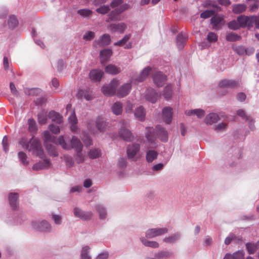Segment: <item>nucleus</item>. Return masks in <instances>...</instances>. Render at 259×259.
<instances>
[{"instance_id": "51", "label": "nucleus", "mask_w": 259, "mask_h": 259, "mask_svg": "<svg viewBox=\"0 0 259 259\" xmlns=\"http://www.w3.org/2000/svg\"><path fill=\"white\" fill-rule=\"evenodd\" d=\"M131 37V34H126L122 39L115 42L114 45L115 46H123L125 45L126 42L130 39Z\"/></svg>"}, {"instance_id": "16", "label": "nucleus", "mask_w": 259, "mask_h": 259, "mask_svg": "<svg viewBox=\"0 0 259 259\" xmlns=\"http://www.w3.org/2000/svg\"><path fill=\"white\" fill-rule=\"evenodd\" d=\"M240 82L234 80L223 79L219 83L221 88H236L239 85Z\"/></svg>"}, {"instance_id": "12", "label": "nucleus", "mask_w": 259, "mask_h": 259, "mask_svg": "<svg viewBox=\"0 0 259 259\" xmlns=\"http://www.w3.org/2000/svg\"><path fill=\"white\" fill-rule=\"evenodd\" d=\"M73 212L75 217L78 218L82 220H90L93 216L92 211H84L77 207L74 208Z\"/></svg>"}, {"instance_id": "62", "label": "nucleus", "mask_w": 259, "mask_h": 259, "mask_svg": "<svg viewBox=\"0 0 259 259\" xmlns=\"http://www.w3.org/2000/svg\"><path fill=\"white\" fill-rule=\"evenodd\" d=\"M214 13V12L212 10H206L200 14V17L202 18L206 19L213 15Z\"/></svg>"}, {"instance_id": "40", "label": "nucleus", "mask_w": 259, "mask_h": 259, "mask_svg": "<svg viewBox=\"0 0 259 259\" xmlns=\"http://www.w3.org/2000/svg\"><path fill=\"white\" fill-rule=\"evenodd\" d=\"M18 157L20 162L24 165H27L29 164V159L25 153L21 151L18 153Z\"/></svg>"}, {"instance_id": "46", "label": "nucleus", "mask_w": 259, "mask_h": 259, "mask_svg": "<svg viewBox=\"0 0 259 259\" xmlns=\"http://www.w3.org/2000/svg\"><path fill=\"white\" fill-rule=\"evenodd\" d=\"M74 155L75 160L78 163H83L84 161V155L82 153V150L75 151Z\"/></svg>"}, {"instance_id": "34", "label": "nucleus", "mask_w": 259, "mask_h": 259, "mask_svg": "<svg viewBox=\"0 0 259 259\" xmlns=\"http://www.w3.org/2000/svg\"><path fill=\"white\" fill-rule=\"evenodd\" d=\"M96 209L99 214V218L101 220H104L107 216V212L105 208L101 204L96 206Z\"/></svg>"}, {"instance_id": "2", "label": "nucleus", "mask_w": 259, "mask_h": 259, "mask_svg": "<svg viewBox=\"0 0 259 259\" xmlns=\"http://www.w3.org/2000/svg\"><path fill=\"white\" fill-rule=\"evenodd\" d=\"M156 135L163 142H166L167 140V132L160 125L156 127L155 131L153 127H147L145 134L147 139V142H145V147L147 148L154 149L157 147V145L155 142Z\"/></svg>"}, {"instance_id": "24", "label": "nucleus", "mask_w": 259, "mask_h": 259, "mask_svg": "<svg viewBox=\"0 0 259 259\" xmlns=\"http://www.w3.org/2000/svg\"><path fill=\"white\" fill-rule=\"evenodd\" d=\"M111 42L110 36L108 34H104L99 39L95 41V44H98L100 46H105L109 45Z\"/></svg>"}, {"instance_id": "32", "label": "nucleus", "mask_w": 259, "mask_h": 259, "mask_svg": "<svg viewBox=\"0 0 259 259\" xmlns=\"http://www.w3.org/2000/svg\"><path fill=\"white\" fill-rule=\"evenodd\" d=\"M105 72L107 73L115 75L120 72L119 68L113 64H109L107 65L105 68Z\"/></svg>"}, {"instance_id": "13", "label": "nucleus", "mask_w": 259, "mask_h": 259, "mask_svg": "<svg viewBox=\"0 0 259 259\" xmlns=\"http://www.w3.org/2000/svg\"><path fill=\"white\" fill-rule=\"evenodd\" d=\"M211 23L213 28L216 30H219L225 25L224 17L221 15H215L211 19Z\"/></svg>"}, {"instance_id": "39", "label": "nucleus", "mask_w": 259, "mask_h": 259, "mask_svg": "<svg viewBox=\"0 0 259 259\" xmlns=\"http://www.w3.org/2000/svg\"><path fill=\"white\" fill-rule=\"evenodd\" d=\"M90 250L89 246L85 245L82 247L80 254L81 259H91V256L89 254Z\"/></svg>"}, {"instance_id": "27", "label": "nucleus", "mask_w": 259, "mask_h": 259, "mask_svg": "<svg viewBox=\"0 0 259 259\" xmlns=\"http://www.w3.org/2000/svg\"><path fill=\"white\" fill-rule=\"evenodd\" d=\"M18 195L16 193H11L9 195L10 204L13 209H17L18 206Z\"/></svg>"}, {"instance_id": "19", "label": "nucleus", "mask_w": 259, "mask_h": 259, "mask_svg": "<svg viewBox=\"0 0 259 259\" xmlns=\"http://www.w3.org/2000/svg\"><path fill=\"white\" fill-rule=\"evenodd\" d=\"M172 108L166 107L162 110V118L164 122L167 124L171 122L172 119Z\"/></svg>"}, {"instance_id": "58", "label": "nucleus", "mask_w": 259, "mask_h": 259, "mask_svg": "<svg viewBox=\"0 0 259 259\" xmlns=\"http://www.w3.org/2000/svg\"><path fill=\"white\" fill-rule=\"evenodd\" d=\"M29 129L31 132H35L37 128L36 122L33 119H29L28 120Z\"/></svg>"}, {"instance_id": "28", "label": "nucleus", "mask_w": 259, "mask_h": 259, "mask_svg": "<svg viewBox=\"0 0 259 259\" xmlns=\"http://www.w3.org/2000/svg\"><path fill=\"white\" fill-rule=\"evenodd\" d=\"M111 110L115 115H120L123 111L122 104L120 102L114 103L111 107Z\"/></svg>"}, {"instance_id": "45", "label": "nucleus", "mask_w": 259, "mask_h": 259, "mask_svg": "<svg viewBox=\"0 0 259 259\" xmlns=\"http://www.w3.org/2000/svg\"><path fill=\"white\" fill-rule=\"evenodd\" d=\"M246 246L247 251L249 254L253 253L257 249H259L257 243L256 244L248 243L246 244Z\"/></svg>"}, {"instance_id": "1", "label": "nucleus", "mask_w": 259, "mask_h": 259, "mask_svg": "<svg viewBox=\"0 0 259 259\" xmlns=\"http://www.w3.org/2000/svg\"><path fill=\"white\" fill-rule=\"evenodd\" d=\"M19 143L24 149L28 151L32 155H36L43 160V162H39L33 165L32 167L33 170H38L50 167L51 163L50 159L45 156L41 144L38 139L32 137L28 141L25 139L22 138Z\"/></svg>"}, {"instance_id": "14", "label": "nucleus", "mask_w": 259, "mask_h": 259, "mask_svg": "<svg viewBox=\"0 0 259 259\" xmlns=\"http://www.w3.org/2000/svg\"><path fill=\"white\" fill-rule=\"evenodd\" d=\"M108 28L112 32H118L123 33L127 28V25L124 23L113 24L109 25Z\"/></svg>"}, {"instance_id": "43", "label": "nucleus", "mask_w": 259, "mask_h": 259, "mask_svg": "<svg viewBox=\"0 0 259 259\" xmlns=\"http://www.w3.org/2000/svg\"><path fill=\"white\" fill-rule=\"evenodd\" d=\"M96 126L99 132L103 131L105 128V123L101 117H98L96 121Z\"/></svg>"}, {"instance_id": "42", "label": "nucleus", "mask_w": 259, "mask_h": 259, "mask_svg": "<svg viewBox=\"0 0 259 259\" xmlns=\"http://www.w3.org/2000/svg\"><path fill=\"white\" fill-rule=\"evenodd\" d=\"M101 155V150L99 149H92L88 152V156L91 159H96Z\"/></svg>"}, {"instance_id": "10", "label": "nucleus", "mask_w": 259, "mask_h": 259, "mask_svg": "<svg viewBox=\"0 0 259 259\" xmlns=\"http://www.w3.org/2000/svg\"><path fill=\"white\" fill-rule=\"evenodd\" d=\"M69 111H70L71 114L68 117V121L70 123V130L72 132L76 133L78 130L77 126L76 125L77 119L74 111L72 109L71 105L68 104L66 106V112H68Z\"/></svg>"}, {"instance_id": "36", "label": "nucleus", "mask_w": 259, "mask_h": 259, "mask_svg": "<svg viewBox=\"0 0 259 259\" xmlns=\"http://www.w3.org/2000/svg\"><path fill=\"white\" fill-rule=\"evenodd\" d=\"M140 240L142 243L146 246L150 247L152 248H158L159 247V244L156 241H148L144 237H141Z\"/></svg>"}, {"instance_id": "47", "label": "nucleus", "mask_w": 259, "mask_h": 259, "mask_svg": "<svg viewBox=\"0 0 259 259\" xmlns=\"http://www.w3.org/2000/svg\"><path fill=\"white\" fill-rule=\"evenodd\" d=\"M46 149L51 156H57L58 153L55 148V147L52 144H47L46 145Z\"/></svg>"}, {"instance_id": "41", "label": "nucleus", "mask_w": 259, "mask_h": 259, "mask_svg": "<svg viewBox=\"0 0 259 259\" xmlns=\"http://www.w3.org/2000/svg\"><path fill=\"white\" fill-rule=\"evenodd\" d=\"M42 91L38 88H33V89H25V93L26 94L29 96H38L40 95Z\"/></svg>"}, {"instance_id": "11", "label": "nucleus", "mask_w": 259, "mask_h": 259, "mask_svg": "<svg viewBox=\"0 0 259 259\" xmlns=\"http://www.w3.org/2000/svg\"><path fill=\"white\" fill-rule=\"evenodd\" d=\"M168 232L166 228H155L148 229L145 232L147 238H152L163 235Z\"/></svg>"}, {"instance_id": "38", "label": "nucleus", "mask_w": 259, "mask_h": 259, "mask_svg": "<svg viewBox=\"0 0 259 259\" xmlns=\"http://www.w3.org/2000/svg\"><path fill=\"white\" fill-rule=\"evenodd\" d=\"M163 95L164 98L167 100L171 98L172 95V88L170 84H168L165 87Z\"/></svg>"}, {"instance_id": "21", "label": "nucleus", "mask_w": 259, "mask_h": 259, "mask_svg": "<svg viewBox=\"0 0 259 259\" xmlns=\"http://www.w3.org/2000/svg\"><path fill=\"white\" fill-rule=\"evenodd\" d=\"M103 71L100 69H93L90 71V77L92 81H99L103 75Z\"/></svg>"}, {"instance_id": "26", "label": "nucleus", "mask_w": 259, "mask_h": 259, "mask_svg": "<svg viewBox=\"0 0 259 259\" xmlns=\"http://www.w3.org/2000/svg\"><path fill=\"white\" fill-rule=\"evenodd\" d=\"M112 52L110 49H105L101 51L100 54L101 63L104 64L112 55Z\"/></svg>"}, {"instance_id": "37", "label": "nucleus", "mask_w": 259, "mask_h": 259, "mask_svg": "<svg viewBox=\"0 0 259 259\" xmlns=\"http://www.w3.org/2000/svg\"><path fill=\"white\" fill-rule=\"evenodd\" d=\"M158 156V153L153 150H149L146 153V160L148 162H152Z\"/></svg>"}, {"instance_id": "20", "label": "nucleus", "mask_w": 259, "mask_h": 259, "mask_svg": "<svg viewBox=\"0 0 259 259\" xmlns=\"http://www.w3.org/2000/svg\"><path fill=\"white\" fill-rule=\"evenodd\" d=\"M158 95L154 90L152 88H149L147 90L145 94L146 99L149 102L154 103L157 101Z\"/></svg>"}, {"instance_id": "6", "label": "nucleus", "mask_w": 259, "mask_h": 259, "mask_svg": "<svg viewBox=\"0 0 259 259\" xmlns=\"http://www.w3.org/2000/svg\"><path fill=\"white\" fill-rule=\"evenodd\" d=\"M121 125L119 131V135L121 138L126 141H131L133 136L132 133L127 129L129 126V123L127 121L122 120L120 122Z\"/></svg>"}, {"instance_id": "29", "label": "nucleus", "mask_w": 259, "mask_h": 259, "mask_svg": "<svg viewBox=\"0 0 259 259\" xmlns=\"http://www.w3.org/2000/svg\"><path fill=\"white\" fill-rule=\"evenodd\" d=\"M247 6L244 4H234L232 6V12L235 14H240L246 11Z\"/></svg>"}, {"instance_id": "55", "label": "nucleus", "mask_w": 259, "mask_h": 259, "mask_svg": "<svg viewBox=\"0 0 259 259\" xmlns=\"http://www.w3.org/2000/svg\"><path fill=\"white\" fill-rule=\"evenodd\" d=\"M255 16H247V21L246 22V27L248 28H251L254 25V21L255 19Z\"/></svg>"}, {"instance_id": "17", "label": "nucleus", "mask_w": 259, "mask_h": 259, "mask_svg": "<svg viewBox=\"0 0 259 259\" xmlns=\"http://www.w3.org/2000/svg\"><path fill=\"white\" fill-rule=\"evenodd\" d=\"M185 114L188 116H196L198 118H202L204 116L205 112L202 109H195L187 110L185 111Z\"/></svg>"}, {"instance_id": "3", "label": "nucleus", "mask_w": 259, "mask_h": 259, "mask_svg": "<svg viewBox=\"0 0 259 259\" xmlns=\"http://www.w3.org/2000/svg\"><path fill=\"white\" fill-rule=\"evenodd\" d=\"M58 144H59L62 148L65 150H70L72 148L75 149V151L82 150L83 146L79 140L75 136H73L71 140V144H67L63 136H60L58 138Z\"/></svg>"}, {"instance_id": "59", "label": "nucleus", "mask_w": 259, "mask_h": 259, "mask_svg": "<svg viewBox=\"0 0 259 259\" xmlns=\"http://www.w3.org/2000/svg\"><path fill=\"white\" fill-rule=\"evenodd\" d=\"M207 39L209 42H215L218 40V36L214 32H209L207 35Z\"/></svg>"}, {"instance_id": "48", "label": "nucleus", "mask_w": 259, "mask_h": 259, "mask_svg": "<svg viewBox=\"0 0 259 259\" xmlns=\"http://www.w3.org/2000/svg\"><path fill=\"white\" fill-rule=\"evenodd\" d=\"M241 37L234 32H230L226 36V39L229 41H236L240 39Z\"/></svg>"}, {"instance_id": "44", "label": "nucleus", "mask_w": 259, "mask_h": 259, "mask_svg": "<svg viewBox=\"0 0 259 259\" xmlns=\"http://www.w3.org/2000/svg\"><path fill=\"white\" fill-rule=\"evenodd\" d=\"M62 158L65 161L67 167H71L74 165V160L71 156L68 155H65L62 157Z\"/></svg>"}, {"instance_id": "7", "label": "nucleus", "mask_w": 259, "mask_h": 259, "mask_svg": "<svg viewBox=\"0 0 259 259\" xmlns=\"http://www.w3.org/2000/svg\"><path fill=\"white\" fill-rule=\"evenodd\" d=\"M129 8V6L127 4L122 5L119 8L115 9L110 13L106 20V22L111 21H119L121 20L119 14Z\"/></svg>"}, {"instance_id": "52", "label": "nucleus", "mask_w": 259, "mask_h": 259, "mask_svg": "<svg viewBox=\"0 0 259 259\" xmlns=\"http://www.w3.org/2000/svg\"><path fill=\"white\" fill-rule=\"evenodd\" d=\"M228 27L232 30H236L240 28L239 23L238 20H233L228 23Z\"/></svg>"}, {"instance_id": "30", "label": "nucleus", "mask_w": 259, "mask_h": 259, "mask_svg": "<svg viewBox=\"0 0 259 259\" xmlns=\"http://www.w3.org/2000/svg\"><path fill=\"white\" fill-rule=\"evenodd\" d=\"M42 136L44 138L45 145L47 144H50L49 142H52L53 143H58V139L55 140L54 136H52L49 132L45 131L42 133Z\"/></svg>"}, {"instance_id": "23", "label": "nucleus", "mask_w": 259, "mask_h": 259, "mask_svg": "<svg viewBox=\"0 0 259 259\" xmlns=\"http://www.w3.org/2000/svg\"><path fill=\"white\" fill-rule=\"evenodd\" d=\"M219 116L215 113H210L206 115L204 118V122L207 124H213L219 120Z\"/></svg>"}, {"instance_id": "61", "label": "nucleus", "mask_w": 259, "mask_h": 259, "mask_svg": "<svg viewBox=\"0 0 259 259\" xmlns=\"http://www.w3.org/2000/svg\"><path fill=\"white\" fill-rule=\"evenodd\" d=\"M227 126L226 123H220L215 127V130L218 132L224 131L227 128Z\"/></svg>"}, {"instance_id": "54", "label": "nucleus", "mask_w": 259, "mask_h": 259, "mask_svg": "<svg viewBox=\"0 0 259 259\" xmlns=\"http://www.w3.org/2000/svg\"><path fill=\"white\" fill-rule=\"evenodd\" d=\"M237 20L239 23L240 27H246L247 16L245 15H241L237 17Z\"/></svg>"}, {"instance_id": "5", "label": "nucleus", "mask_w": 259, "mask_h": 259, "mask_svg": "<svg viewBox=\"0 0 259 259\" xmlns=\"http://www.w3.org/2000/svg\"><path fill=\"white\" fill-rule=\"evenodd\" d=\"M32 228L36 230L44 232H51L52 229L51 225L47 221H35L31 223Z\"/></svg>"}, {"instance_id": "50", "label": "nucleus", "mask_w": 259, "mask_h": 259, "mask_svg": "<svg viewBox=\"0 0 259 259\" xmlns=\"http://www.w3.org/2000/svg\"><path fill=\"white\" fill-rule=\"evenodd\" d=\"M233 49L235 52L240 56L245 55L246 53V48L243 46L233 47Z\"/></svg>"}, {"instance_id": "57", "label": "nucleus", "mask_w": 259, "mask_h": 259, "mask_svg": "<svg viewBox=\"0 0 259 259\" xmlns=\"http://www.w3.org/2000/svg\"><path fill=\"white\" fill-rule=\"evenodd\" d=\"M110 10L109 6H103L96 9V12L99 14H105L107 13Z\"/></svg>"}, {"instance_id": "8", "label": "nucleus", "mask_w": 259, "mask_h": 259, "mask_svg": "<svg viewBox=\"0 0 259 259\" xmlns=\"http://www.w3.org/2000/svg\"><path fill=\"white\" fill-rule=\"evenodd\" d=\"M140 146L139 144L129 145L126 150L128 158L133 160L136 161L140 157Z\"/></svg>"}, {"instance_id": "56", "label": "nucleus", "mask_w": 259, "mask_h": 259, "mask_svg": "<svg viewBox=\"0 0 259 259\" xmlns=\"http://www.w3.org/2000/svg\"><path fill=\"white\" fill-rule=\"evenodd\" d=\"M77 13L83 17H86L90 16L92 11L89 9H80L77 11Z\"/></svg>"}, {"instance_id": "60", "label": "nucleus", "mask_w": 259, "mask_h": 259, "mask_svg": "<svg viewBox=\"0 0 259 259\" xmlns=\"http://www.w3.org/2000/svg\"><path fill=\"white\" fill-rule=\"evenodd\" d=\"M169 252L167 251H162L156 254L155 256L157 259H165L169 256Z\"/></svg>"}, {"instance_id": "25", "label": "nucleus", "mask_w": 259, "mask_h": 259, "mask_svg": "<svg viewBox=\"0 0 259 259\" xmlns=\"http://www.w3.org/2000/svg\"><path fill=\"white\" fill-rule=\"evenodd\" d=\"M237 114L242 119H245L246 121H248L250 128L251 130L253 129V126L252 125V123H253L254 121L251 117L246 115L245 111L242 109H239L237 110Z\"/></svg>"}, {"instance_id": "22", "label": "nucleus", "mask_w": 259, "mask_h": 259, "mask_svg": "<svg viewBox=\"0 0 259 259\" xmlns=\"http://www.w3.org/2000/svg\"><path fill=\"white\" fill-rule=\"evenodd\" d=\"M146 115V111L142 106H139L134 111L135 117L138 120L144 121Z\"/></svg>"}, {"instance_id": "49", "label": "nucleus", "mask_w": 259, "mask_h": 259, "mask_svg": "<svg viewBox=\"0 0 259 259\" xmlns=\"http://www.w3.org/2000/svg\"><path fill=\"white\" fill-rule=\"evenodd\" d=\"M51 218L56 225L59 226L62 224V217L61 215L56 214H52L51 215Z\"/></svg>"}, {"instance_id": "63", "label": "nucleus", "mask_w": 259, "mask_h": 259, "mask_svg": "<svg viewBox=\"0 0 259 259\" xmlns=\"http://www.w3.org/2000/svg\"><path fill=\"white\" fill-rule=\"evenodd\" d=\"M234 259H244V252L242 250H239L233 254Z\"/></svg>"}, {"instance_id": "4", "label": "nucleus", "mask_w": 259, "mask_h": 259, "mask_svg": "<svg viewBox=\"0 0 259 259\" xmlns=\"http://www.w3.org/2000/svg\"><path fill=\"white\" fill-rule=\"evenodd\" d=\"M120 84V81L116 79L112 80L110 82L104 85L102 88V92L106 96H112L116 94V88Z\"/></svg>"}, {"instance_id": "31", "label": "nucleus", "mask_w": 259, "mask_h": 259, "mask_svg": "<svg viewBox=\"0 0 259 259\" xmlns=\"http://www.w3.org/2000/svg\"><path fill=\"white\" fill-rule=\"evenodd\" d=\"M49 117L54 122L61 123L63 121L62 117L58 113L51 111L49 113Z\"/></svg>"}, {"instance_id": "18", "label": "nucleus", "mask_w": 259, "mask_h": 259, "mask_svg": "<svg viewBox=\"0 0 259 259\" xmlns=\"http://www.w3.org/2000/svg\"><path fill=\"white\" fill-rule=\"evenodd\" d=\"M152 71V68L150 67H146L141 72L138 77L136 78L133 77L134 80L139 82H143L148 76Z\"/></svg>"}, {"instance_id": "9", "label": "nucleus", "mask_w": 259, "mask_h": 259, "mask_svg": "<svg viewBox=\"0 0 259 259\" xmlns=\"http://www.w3.org/2000/svg\"><path fill=\"white\" fill-rule=\"evenodd\" d=\"M134 81V78H132L128 82L120 85L116 89V96L119 98H123L126 96L131 91L132 83Z\"/></svg>"}, {"instance_id": "64", "label": "nucleus", "mask_w": 259, "mask_h": 259, "mask_svg": "<svg viewBox=\"0 0 259 259\" xmlns=\"http://www.w3.org/2000/svg\"><path fill=\"white\" fill-rule=\"evenodd\" d=\"M95 36V33L92 31H88L83 36V39L85 40H91Z\"/></svg>"}, {"instance_id": "15", "label": "nucleus", "mask_w": 259, "mask_h": 259, "mask_svg": "<svg viewBox=\"0 0 259 259\" xmlns=\"http://www.w3.org/2000/svg\"><path fill=\"white\" fill-rule=\"evenodd\" d=\"M153 81L156 86H162L166 80V76L161 72L155 73L153 77Z\"/></svg>"}, {"instance_id": "53", "label": "nucleus", "mask_w": 259, "mask_h": 259, "mask_svg": "<svg viewBox=\"0 0 259 259\" xmlns=\"http://www.w3.org/2000/svg\"><path fill=\"white\" fill-rule=\"evenodd\" d=\"M18 24V21L15 16H11L10 17L8 21V25L10 27L14 28L17 26Z\"/></svg>"}, {"instance_id": "35", "label": "nucleus", "mask_w": 259, "mask_h": 259, "mask_svg": "<svg viewBox=\"0 0 259 259\" xmlns=\"http://www.w3.org/2000/svg\"><path fill=\"white\" fill-rule=\"evenodd\" d=\"M181 237V235L179 233H176L171 236L165 237L163 241L164 242L168 243H174L178 240Z\"/></svg>"}, {"instance_id": "33", "label": "nucleus", "mask_w": 259, "mask_h": 259, "mask_svg": "<svg viewBox=\"0 0 259 259\" xmlns=\"http://www.w3.org/2000/svg\"><path fill=\"white\" fill-rule=\"evenodd\" d=\"M187 39L186 35L182 33L179 34L177 37V45L179 49H182L184 48L185 42Z\"/></svg>"}]
</instances>
